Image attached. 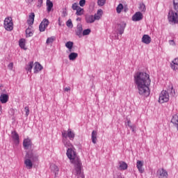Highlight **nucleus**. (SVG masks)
Masks as SVG:
<instances>
[{
	"label": "nucleus",
	"instance_id": "nucleus-1",
	"mask_svg": "<svg viewBox=\"0 0 178 178\" xmlns=\"http://www.w3.org/2000/svg\"><path fill=\"white\" fill-rule=\"evenodd\" d=\"M135 84L138 88V94L143 97H148L151 93L149 86L151 79L149 74L145 72H137L134 76Z\"/></svg>",
	"mask_w": 178,
	"mask_h": 178
},
{
	"label": "nucleus",
	"instance_id": "nucleus-2",
	"mask_svg": "<svg viewBox=\"0 0 178 178\" xmlns=\"http://www.w3.org/2000/svg\"><path fill=\"white\" fill-rule=\"evenodd\" d=\"M67 158L71 161V162L75 166V170H76V174L80 175L81 172V163L80 162V159L76 154V152L74 149L72 148H68L67 150Z\"/></svg>",
	"mask_w": 178,
	"mask_h": 178
},
{
	"label": "nucleus",
	"instance_id": "nucleus-3",
	"mask_svg": "<svg viewBox=\"0 0 178 178\" xmlns=\"http://www.w3.org/2000/svg\"><path fill=\"white\" fill-rule=\"evenodd\" d=\"M168 22L172 23V24H177L178 23V12L175 10H170L168 15Z\"/></svg>",
	"mask_w": 178,
	"mask_h": 178
},
{
	"label": "nucleus",
	"instance_id": "nucleus-4",
	"mask_svg": "<svg viewBox=\"0 0 178 178\" xmlns=\"http://www.w3.org/2000/svg\"><path fill=\"white\" fill-rule=\"evenodd\" d=\"M4 29L7 31H12L13 30V21L12 20V17H8L4 19L3 22Z\"/></svg>",
	"mask_w": 178,
	"mask_h": 178
},
{
	"label": "nucleus",
	"instance_id": "nucleus-5",
	"mask_svg": "<svg viewBox=\"0 0 178 178\" xmlns=\"http://www.w3.org/2000/svg\"><path fill=\"white\" fill-rule=\"evenodd\" d=\"M169 101V92L166 90H162L160 93L159 102V104H165Z\"/></svg>",
	"mask_w": 178,
	"mask_h": 178
},
{
	"label": "nucleus",
	"instance_id": "nucleus-6",
	"mask_svg": "<svg viewBox=\"0 0 178 178\" xmlns=\"http://www.w3.org/2000/svg\"><path fill=\"white\" fill-rule=\"evenodd\" d=\"M33 158V154L27 153L26 155V159L24 160V165L27 169L33 168V162H31V159Z\"/></svg>",
	"mask_w": 178,
	"mask_h": 178
},
{
	"label": "nucleus",
	"instance_id": "nucleus-7",
	"mask_svg": "<svg viewBox=\"0 0 178 178\" xmlns=\"http://www.w3.org/2000/svg\"><path fill=\"white\" fill-rule=\"evenodd\" d=\"M49 25V21L47 19H44L39 26L40 31H45V29Z\"/></svg>",
	"mask_w": 178,
	"mask_h": 178
},
{
	"label": "nucleus",
	"instance_id": "nucleus-8",
	"mask_svg": "<svg viewBox=\"0 0 178 178\" xmlns=\"http://www.w3.org/2000/svg\"><path fill=\"white\" fill-rule=\"evenodd\" d=\"M62 136L64 138H70V140H73L74 138V133L72 131V129H68L67 131H64L62 133Z\"/></svg>",
	"mask_w": 178,
	"mask_h": 178
},
{
	"label": "nucleus",
	"instance_id": "nucleus-9",
	"mask_svg": "<svg viewBox=\"0 0 178 178\" xmlns=\"http://www.w3.org/2000/svg\"><path fill=\"white\" fill-rule=\"evenodd\" d=\"M157 175L160 178H168L169 175L168 174V171L163 168H160L157 171Z\"/></svg>",
	"mask_w": 178,
	"mask_h": 178
},
{
	"label": "nucleus",
	"instance_id": "nucleus-10",
	"mask_svg": "<svg viewBox=\"0 0 178 178\" xmlns=\"http://www.w3.org/2000/svg\"><path fill=\"white\" fill-rule=\"evenodd\" d=\"M143 13L141 12H136L133 16H132V20L133 22H140V20H143Z\"/></svg>",
	"mask_w": 178,
	"mask_h": 178
},
{
	"label": "nucleus",
	"instance_id": "nucleus-11",
	"mask_svg": "<svg viewBox=\"0 0 178 178\" xmlns=\"http://www.w3.org/2000/svg\"><path fill=\"white\" fill-rule=\"evenodd\" d=\"M124 29H126V23L121 22L117 24V30L120 33V34H123L124 33Z\"/></svg>",
	"mask_w": 178,
	"mask_h": 178
},
{
	"label": "nucleus",
	"instance_id": "nucleus-12",
	"mask_svg": "<svg viewBox=\"0 0 178 178\" xmlns=\"http://www.w3.org/2000/svg\"><path fill=\"white\" fill-rule=\"evenodd\" d=\"M23 145L25 149H29V148L31 147V145H32L31 139L30 138L24 139L23 141Z\"/></svg>",
	"mask_w": 178,
	"mask_h": 178
},
{
	"label": "nucleus",
	"instance_id": "nucleus-13",
	"mask_svg": "<svg viewBox=\"0 0 178 178\" xmlns=\"http://www.w3.org/2000/svg\"><path fill=\"white\" fill-rule=\"evenodd\" d=\"M151 37H149V35H143V38H142V42H143V44H146V45H148L149 44H151Z\"/></svg>",
	"mask_w": 178,
	"mask_h": 178
},
{
	"label": "nucleus",
	"instance_id": "nucleus-14",
	"mask_svg": "<svg viewBox=\"0 0 178 178\" xmlns=\"http://www.w3.org/2000/svg\"><path fill=\"white\" fill-rule=\"evenodd\" d=\"M127 168H129V165H127V163H126V162L119 161L118 163L119 170H127Z\"/></svg>",
	"mask_w": 178,
	"mask_h": 178
},
{
	"label": "nucleus",
	"instance_id": "nucleus-15",
	"mask_svg": "<svg viewBox=\"0 0 178 178\" xmlns=\"http://www.w3.org/2000/svg\"><path fill=\"white\" fill-rule=\"evenodd\" d=\"M86 23H94L95 22V17L91 15H87L85 17Z\"/></svg>",
	"mask_w": 178,
	"mask_h": 178
},
{
	"label": "nucleus",
	"instance_id": "nucleus-16",
	"mask_svg": "<svg viewBox=\"0 0 178 178\" xmlns=\"http://www.w3.org/2000/svg\"><path fill=\"white\" fill-rule=\"evenodd\" d=\"M170 67L172 70H177L178 69V58H175L170 63Z\"/></svg>",
	"mask_w": 178,
	"mask_h": 178
},
{
	"label": "nucleus",
	"instance_id": "nucleus-17",
	"mask_svg": "<svg viewBox=\"0 0 178 178\" xmlns=\"http://www.w3.org/2000/svg\"><path fill=\"white\" fill-rule=\"evenodd\" d=\"M9 101V95L6 94H2L0 96V102L1 104H6Z\"/></svg>",
	"mask_w": 178,
	"mask_h": 178
},
{
	"label": "nucleus",
	"instance_id": "nucleus-18",
	"mask_svg": "<svg viewBox=\"0 0 178 178\" xmlns=\"http://www.w3.org/2000/svg\"><path fill=\"white\" fill-rule=\"evenodd\" d=\"M34 17H35L34 13H31L27 20V23L29 26H33V24H34Z\"/></svg>",
	"mask_w": 178,
	"mask_h": 178
},
{
	"label": "nucleus",
	"instance_id": "nucleus-19",
	"mask_svg": "<svg viewBox=\"0 0 178 178\" xmlns=\"http://www.w3.org/2000/svg\"><path fill=\"white\" fill-rule=\"evenodd\" d=\"M46 6H47V10L48 13L52 10V8H54V3L51 1V0H47L46 2Z\"/></svg>",
	"mask_w": 178,
	"mask_h": 178
},
{
	"label": "nucleus",
	"instance_id": "nucleus-20",
	"mask_svg": "<svg viewBox=\"0 0 178 178\" xmlns=\"http://www.w3.org/2000/svg\"><path fill=\"white\" fill-rule=\"evenodd\" d=\"M50 168L55 176H58L59 175V168H58V165L53 164Z\"/></svg>",
	"mask_w": 178,
	"mask_h": 178
},
{
	"label": "nucleus",
	"instance_id": "nucleus-21",
	"mask_svg": "<svg viewBox=\"0 0 178 178\" xmlns=\"http://www.w3.org/2000/svg\"><path fill=\"white\" fill-rule=\"evenodd\" d=\"M143 166H144V163L141 161H138L136 163V168L138 169L140 173H144V170L143 169Z\"/></svg>",
	"mask_w": 178,
	"mask_h": 178
},
{
	"label": "nucleus",
	"instance_id": "nucleus-22",
	"mask_svg": "<svg viewBox=\"0 0 178 178\" xmlns=\"http://www.w3.org/2000/svg\"><path fill=\"white\" fill-rule=\"evenodd\" d=\"M12 138L15 141L17 144H19V134L16 132V131H14L12 132Z\"/></svg>",
	"mask_w": 178,
	"mask_h": 178
},
{
	"label": "nucleus",
	"instance_id": "nucleus-23",
	"mask_svg": "<svg viewBox=\"0 0 178 178\" xmlns=\"http://www.w3.org/2000/svg\"><path fill=\"white\" fill-rule=\"evenodd\" d=\"M103 14H104V12L102 11V9H100V10H97V13L96 14H95V15L93 17H95V20H99V19H101V17H102Z\"/></svg>",
	"mask_w": 178,
	"mask_h": 178
},
{
	"label": "nucleus",
	"instance_id": "nucleus-24",
	"mask_svg": "<svg viewBox=\"0 0 178 178\" xmlns=\"http://www.w3.org/2000/svg\"><path fill=\"white\" fill-rule=\"evenodd\" d=\"M63 143L67 148H72L73 145L71 144L70 141L67 140V138H64L63 139Z\"/></svg>",
	"mask_w": 178,
	"mask_h": 178
},
{
	"label": "nucleus",
	"instance_id": "nucleus-25",
	"mask_svg": "<svg viewBox=\"0 0 178 178\" xmlns=\"http://www.w3.org/2000/svg\"><path fill=\"white\" fill-rule=\"evenodd\" d=\"M26 37H33V26H29L26 30Z\"/></svg>",
	"mask_w": 178,
	"mask_h": 178
},
{
	"label": "nucleus",
	"instance_id": "nucleus-26",
	"mask_svg": "<svg viewBox=\"0 0 178 178\" xmlns=\"http://www.w3.org/2000/svg\"><path fill=\"white\" fill-rule=\"evenodd\" d=\"M171 123H172V124H175V126L177 127V129L178 130V115H173L171 120Z\"/></svg>",
	"mask_w": 178,
	"mask_h": 178
},
{
	"label": "nucleus",
	"instance_id": "nucleus-27",
	"mask_svg": "<svg viewBox=\"0 0 178 178\" xmlns=\"http://www.w3.org/2000/svg\"><path fill=\"white\" fill-rule=\"evenodd\" d=\"M97 136H98V133L97 131H92V143L93 144H97Z\"/></svg>",
	"mask_w": 178,
	"mask_h": 178
},
{
	"label": "nucleus",
	"instance_id": "nucleus-28",
	"mask_svg": "<svg viewBox=\"0 0 178 178\" xmlns=\"http://www.w3.org/2000/svg\"><path fill=\"white\" fill-rule=\"evenodd\" d=\"M35 73H38V72H41L42 70V65L39 63H35L34 67Z\"/></svg>",
	"mask_w": 178,
	"mask_h": 178
},
{
	"label": "nucleus",
	"instance_id": "nucleus-29",
	"mask_svg": "<svg viewBox=\"0 0 178 178\" xmlns=\"http://www.w3.org/2000/svg\"><path fill=\"white\" fill-rule=\"evenodd\" d=\"M19 45L22 49H26V39H21L19 41Z\"/></svg>",
	"mask_w": 178,
	"mask_h": 178
},
{
	"label": "nucleus",
	"instance_id": "nucleus-30",
	"mask_svg": "<svg viewBox=\"0 0 178 178\" xmlns=\"http://www.w3.org/2000/svg\"><path fill=\"white\" fill-rule=\"evenodd\" d=\"M77 56H79V54L77 53L72 52V53L70 54L69 59H70V60H75V59L77 58Z\"/></svg>",
	"mask_w": 178,
	"mask_h": 178
},
{
	"label": "nucleus",
	"instance_id": "nucleus-31",
	"mask_svg": "<svg viewBox=\"0 0 178 178\" xmlns=\"http://www.w3.org/2000/svg\"><path fill=\"white\" fill-rule=\"evenodd\" d=\"M76 16H83L84 15V8L79 7L76 12Z\"/></svg>",
	"mask_w": 178,
	"mask_h": 178
},
{
	"label": "nucleus",
	"instance_id": "nucleus-32",
	"mask_svg": "<svg viewBox=\"0 0 178 178\" xmlns=\"http://www.w3.org/2000/svg\"><path fill=\"white\" fill-rule=\"evenodd\" d=\"M65 47L69 49L70 52H72V49H73V42H67L65 43Z\"/></svg>",
	"mask_w": 178,
	"mask_h": 178
},
{
	"label": "nucleus",
	"instance_id": "nucleus-33",
	"mask_svg": "<svg viewBox=\"0 0 178 178\" xmlns=\"http://www.w3.org/2000/svg\"><path fill=\"white\" fill-rule=\"evenodd\" d=\"M81 33H83V26H81V24H79L77 26L76 35H81Z\"/></svg>",
	"mask_w": 178,
	"mask_h": 178
},
{
	"label": "nucleus",
	"instance_id": "nucleus-34",
	"mask_svg": "<svg viewBox=\"0 0 178 178\" xmlns=\"http://www.w3.org/2000/svg\"><path fill=\"white\" fill-rule=\"evenodd\" d=\"M122 10H123V4L120 3L116 8L117 13H121Z\"/></svg>",
	"mask_w": 178,
	"mask_h": 178
},
{
	"label": "nucleus",
	"instance_id": "nucleus-35",
	"mask_svg": "<svg viewBox=\"0 0 178 178\" xmlns=\"http://www.w3.org/2000/svg\"><path fill=\"white\" fill-rule=\"evenodd\" d=\"M139 10L140 12H145L147 10V8H145V4L143 3H140L139 6Z\"/></svg>",
	"mask_w": 178,
	"mask_h": 178
},
{
	"label": "nucleus",
	"instance_id": "nucleus-36",
	"mask_svg": "<svg viewBox=\"0 0 178 178\" xmlns=\"http://www.w3.org/2000/svg\"><path fill=\"white\" fill-rule=\"evenodd\" d=\"M33 63L30 62L29 65L26 66V70H27V72H31V70L33 69Z\"/></svg>",
	"mask_w": 178,
	"mask_h": 178
},
{
	"label": "nucleus",
	"instance_id": "nucleus-37",
	"mask_svg": "<svg viewBox=\"0 0 178 178\" xmlns=\"http://www.w3.org/2000/svg\"><path fill=\"white\" fill-rule=\"evenodd\" d=\"M54 40H55V37H54V36L48 38L47 41H46V43L47 44H52V42H54Z\"/></svg>",
	"mask_w": 178,
	"mask_h": 178
},
{
	"label": "nucleus",
	"instance_id": "nucleus-38",
	"mask_svg": "<svg viewBox=\"0 0 178 178\" xmlns=\"http://www.w3.org/2000/svg\"><path fill=\"white\" fill-rule=\"evenodd\" d=\"M106 3V0H98L97 1V5L99 6H104Z\"/></svg>",
	"mask_w": 178,
	"mask_h": 178
},
{
	"label": "nucleus",
	"instance_id": "nucleus-39",
	"mask_svg": "<svg viewBox=\"0 0 178 178\" xmlns=\"http://www.w3.org/2000/svg\"><path fill=\"white\" fill-rule=\"evenodd\" d=\"M174 9L176 12H178V0L173 1Z\"/></svg>",
	"mask_w": 178,
	"mask_h": 178
},
{
	"label": "nucleus",
	"instance_id": "nucleus-40",
	"mask_svg": "<svg viewBox=\"0 0 178 178\" xmlns=\"http://www.w3.org/2000/svg\"><path fill=\"white\" fill-rule=\"evenodd\" d=\"M66 24L67 27H70V29L73 28V23L72 22V19H68Z\"/></svg>",
	"mask_w": 178,
	"mask_h": 178
},
{
	"label": "nucleus",
	"instance_id": "nucleus-41",
	"mask_svg": "<svg viewBox=\"0 0 178 178\" xmlns=\"http://www.w3.org/2000/svg\"><path fill=\"white\" fill-rule=\"evenodd\" d=\"M79 8H80V6H79V4H77V3H74L72 4V8L73 10H76Z\"/></svg>",
	"mask_w": 178,
	"mask_h": 178
},
{
	"label": "nucleus",
	"instance_id": "nucleus-42",
	"mask_svg": "<svg viewBox=\"0 0 178 178\" xmlns=\"http://www.w3.org/2000/svg\"><path fill=\"white\" fill-rule=\"evenodd\" d=\"M90 33H91V29H85L83 31V35H88V34H90Z\"/></svg>",
	"mask_w": 178,
	"mask_h": 178
},
{
	"label": "nucleus",
	"instance_id": "nucleus-43",
	"mask_svg": "<svg viewBox=\"0 0 178 178\" xmlns=\"http://www.w3.org/2000/svg\"><path fill=\"white\" fill-rule=\"evenodd\" d=\"M43 0H38L37 8H41L42 6Z\"/></svg>",
	"mask_w": 178,
	"mask_h": 178
},
{
	"label": "nucleus",
	"instance_id": "nucleus-44",
	"mask_svg": "<svg viewBox=\"0 0 178 178\" xmlns=\"http://www.w3.org/2000/svg\"><path fill=\"white\" fill-rule=\"evenodd\" d=\"M25 109V112H26V116H29V113H30V110L29 109V106H26L24 108Z\"/></svg>",
	"mask_w": 178,
	"mask_h": 178
},
{
	"label": "nucleus",
	"instance_id": "nucleus-45",
	"mask_svg": "<svg viewBox=\"0 0 178 178\" xmlns=\"http://www.w3.org/2000/svg\"><path fill=\"white\" fill-rule=\"evenodd\" d=\"M84 5H86V0H80L79 6L83 7V6H84Z\"/></svg>",
	"mask_w": 178,
	"mask_h": 178
},
{
	"label": "nucleus",
	"instance_id": "nucleus-46",
	"mask_svg": "<svg viewBox=\"0 0 178 178\" xmlns=\"http://www.w3.org/2000/svg\"><path fill=\"white\" fill-rule=\"evenodd\" d=\"M8 69H10V70H13V63H10V64H8Z\"/></svg>",
	"mask_w": 178,
	"mask_h": 178
},
{
	"label": "nucleus",
	"instance_id": "nucleus-47",
	"mask_svg": "<svg viewBox=\"0 0 178 178\" xmlns=\"http://www.w3.org/2000/svg\"><path fill=\"white\" fill-rule=\"evenodd\" d=\"M26 1L27 2V3H33V2H34V0H26Z\"/></svg>",
	"mask_w": 178,
	"mask_h": 178
},
{
	"label": "nucleus",
	"instance_id": "nucleus-48",
	"mask_svg": "<svg viewBox=\"0 0 178 178\" xmlns=\"http://www.w3.org/2000/svg\"><path fill=\"white\" fill-rule=\"evenodd\" d=\"M127 126H128L129 127H130V126H131V121H130V120H128V121H127Z\"/></svg>",
	"mask_w": 178,
	"mask_h": 178
},
{
	"label": "nucleus",
	"instance_id": "nucleus-49",
	"mask_svg": "<svg viewBox=\"0 0 178 178\" xmlns=\"http://www.w3.org/2000/svg\"><path fill=\"white\" fill-rule=\"evenodd\" d=\"M64 91H67V92L70 91V87L64 88Z\"/></svg>",
	"mask_w": 178,
	"mask_h": 178
},
{
	"label": "nucleus",
	"instance_id": "nucleus-50",
	"mask_svg": "<svg viewBox=\"0 0 178 178\" xmlns=\"http://www.w3.org/2000/svg\"><path fill=\"white\" fill-rule=\"evenodd\" d=\"M129 127H130V129H131L132 131H134V129H136V126L131 125Z\"/></svg>",
	"mask_w": 178,
	"mask_h": 178
},
{
	"label": "nucleus",
	"instance_id": "nucleus-51",
	"mask_svg": "<svg viewBox=\"0 0 178 178\" xmlns=\"http://www.w3.org/2000/svg\"><path fill=\"white\" fill-rule=\"evenodd\" d=\"M170 45H175V41L170 40Z\"/></svg>",
	"mask_w": 178,
	"mask_h": 178
},
{
	"label": "nucleus",
	"instance_id": "nucleus-52",
	"mask_svg": "<svg viewBox=\"0 0 178 178\" xmlns=\"http://www.w3.org/2000/svg\"><path fill=\"white\" fill-rule=\"evenodd\" d=\"M75 175H81V176H83V174H81V172L79 174H77V170H75Z\"/></svg>",
	"mask_w": 178,
	"mask_h": 178
},
{
	"label": "nucleus",
	"instance_id": "nucleus-53",
	"mask_svg": "<svg viewBox=\"0 0 178 178\" xmlns=\"http://www.w3.org/2000/svg\"><path fill=\"white\" fill-rule=\"evenodd\" d=\"M76 21L77 22H81V18H80V17L76 18Z\"/></svg>",
	"mask_w": 178,
	"mask_h": 178
},
{
	"label": "nucleus",
	"instance_id": "nucleus-54",
	"mask_svg": "<svg viewBox=\"0 0 178 178\" xmlns=\"http://www.w3.org/2000/svg\"><path fill=\"white\" fill-rule=\"evenodd\" d=\"M1 109H2V106H0V111H1Z\"/></svg>",
	"mask_w": 178,
	"mask_h": 178
},
{
	"label": "nucleus",
	"instance_id": "nucleus-55",
	"mask_svg": "<svg viewBox=\"0 0 178 178\" xmlns=\"http://www.w3.org/2000/svg\"><path fill=\"white\" fill-rule=\"evenodd\" d=\"M59 26H60V23H59Z\"/></svg>",
	"mask_w": 178,
	"mask_h": 178
}]
</instances>
